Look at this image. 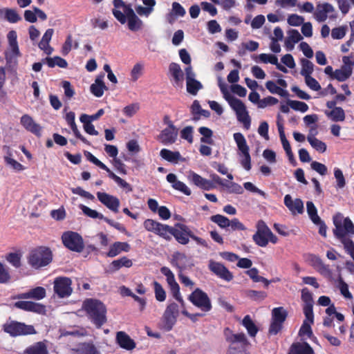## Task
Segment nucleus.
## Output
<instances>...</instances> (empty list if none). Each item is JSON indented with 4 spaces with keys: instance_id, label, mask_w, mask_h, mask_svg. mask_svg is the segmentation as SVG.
<instances>
[{
    "instance_id": "13",
    "label": "nucleus",
    "mask_w": 354,
    "mask_h": 354,
    "mask_svg": "<svg viewBox=\"0 0 354 354\" xmlns=\"http://www.w3.org/2000/svg\"><path fill=\"white\" fill-rule=\"evenodd\" d=\"M314 17L318 22L325 21L328 17L331 19L337 18L335 8L329 3H317L314 12Z\"/></svg>"
},
{
    "instance_id": "31",
    "label": "nucleus",
    "mask_w": 354,
    "mask_h": 354,
    "mask_svg": "<svg viewBox=\"0 0 354 354\" xmlns=\"http://www.w3.org/2000/svg\"><path fill=\"white\" fill-rule=\"evenodd\" d=\"M160 156L164 160L176 164L182 160L181 155L179 151H172L167 149H162L160 151Z\"/></svg>"
},
{
    "instance_id": "16",
    "label": "nucleus",
    "mask_w": 354,
    "mask_h": 354,
    "mask_svg": "<svg viewBox=\"0 0 354 354\" xmlns=\"http://www.w3.org/2000/svg\"><path fill=\"white\" fill-rule=\"evenodd\" d=\"M192 233V230L187 225L180 223H177L171 230V236L182 245H187L189 243Z\"/></svg>"
},
{
    "instance_id": "8",
    "label": "nucleus",
    "mask_w": 354,
    "mask_h": 354,
    "mask_svg": "<svg viewBox=\"0 0 354 354\" xmlns=\"http://www.w3.org/2000/svg\"><path fill=\"white\" fill-rule=\"evenodd\" d=\"M114 8L112 13L115 18L122 24L127 22L128 18L136 16L131 4H126L122 0H113Z\"/></svg>"
},
{
    "instance_id": "57",
    "label": "nucleus",
    "mask_w": 354,
    "mask_h": 354,
    "mask_svg": "<svg viewBox=\"0 0 354 354\" xmlns=\"http://www.w3.org/2000/svg\"><path fill=\"white\" fill-rule=\"evenodd\" d=\"M279 100L276 97L272 96H268L261 99L259 102L258 107L260 109H263L267 106H272L277 104Z\"/></svg>"
},
{
    "instance_id": "36",
    "label": "nucleus",
    "mask_w": 354,
    "mask_h": 354,
    "mask_svg": "<svg viewBox=\"0 0 354 354\" xmlns=\"http://www.w3.org/2000/svg\"><path fill=\"white\" fill-rule=\"evenodd\" d=\"M24 354H48L47 347L44 342H39L28 347Z\"/></svg>"
},
{
    "instance_id": "19",
    "label": "nucleus",
    "mask_w": 354,
    "mask_h": 354,
    "mask_svg": "<svg viewBox=\"0 0 354 354\" xmlns=\"http://www.w3.org/2000/svg\"><path fill=\"white\" fill-rule=\"evenodd\" d=\"M97 197L98 200L110 210L115 213L118 212L120 201L116 196L105 192H98L97 193Z\"/></svg>"
},
{
    "instance_id": "24",
    "label": "nucleus",
    "mask_w": 354,
    "mask_h": 354,
    "mask_svg": "<svg viewBox=\"0 0 354 354\" xmlns=\"http://www.w3.org/2000/svg\"><path fill=\"white\" fill-rule=\"evenodd\" d=\"M284 204L293 214H301L304 212V203L300 198L293 201L290 195L286 194L284 197Z\"/></svg>"
},
{
    "instance_id": "1",
    "label": "nucleus",
    "mask_w": 354,
    "mask_h": 354,
    "mask_svg": "<svg viewBox=\"0 0 354 354\" xmlns=\"http://www.w3.org/2000/svg\"><path fill=\"white\" fill-rule=\"evenodd\" d=\"M82 308L96 328H101L106 322V308L101 301L87 299L83 302Z\"/></svg>"
},
{
    "instance_id": "34",
    "label": "nucleus",
    "mask_w": 354,
    "mask_h": 354,
    "mask_svg": "<svg viewBox=\"0 0 354 354\" xmlns=\"http://www.w3.org/2000/svg\"><path fill=\"white\" fill-rule=\"evenodd\" d=\"M242 325L245 328L250 337H255L259 331V328L254 324L249 315H245L242 320Z\"/></svg>"
},
{
    "instance_id": "37",
    "label": "nucleus",
    "mask_w": 354,
    "mask_h": 354,
    "mask_svg": "<svg viewBox=\"0 0 354 354\" xmlns=\"http://www.w3.org/2000/svg\"><path fill=\"white\" fill-rule=\"evenodd\" d=\"M43 63H46L50 68L58 66L60 68H66L68 66L67 62L59 56L54 57H46L42 60Z\"/></svg>"
},
{
    "instance_id": "60",
    "label": "nucleus",
    "mask_w": 354,
    "mask_h": 354,
    "mask_svg": "<svg viewBox=\"0 0 354 354\" xmlns=\"http://www.w3.org/2000/svg\"><path fill=\"white\" fill-rule=\"evenodd\" d=\"M341 243L344 245L346 252L351 255L353 258L354 257V242L349 238L344 239Z\"/></svg>"
},
{
    "instance_id": "58",
    "label": "nucleus",
    "mask_w": 354,
    "mask_h": 354,
    "mask_svg": "<svg viewBox=\"0 0 354 354\" xmlns=\"http://www.w3.org/2000/svg\"><path fill=\"white\" fill-rule=\"evenodd\" d=\"M334 176L337 180V185L339 188H343L346 185L345 178L342 171L339 168L334 169Z\"/></svg>"
},
{
    "instance_id": "61",
    "label": "nucleus",
    "mask_w": 354,
    "mask_h": 354,
    "mask_svg": "<svg viewBox=\"0 0 354 354\" xmlns=\"http://www.w3.org/2000/svg\"><path fill=\"white\" fill-rule=\"evenodd\" d=\"M304 19L303 17L296 14H292L288 16V23L292 26H299L304 23Z\"/></svg>"
},
{
    "instance_id": "63",
    "label": "nucleus",
    "mask_w": 354,
    "mask_h": 354,
    "mask_svg": "<svg viewBox=\"0 0 354 354\" xmlns=\"http://www.w3.org/2000/svg\"><path fill=\"white\" fill-rule=\"evenodd\" d=\"M143 68V64L140 63H137L133 66L131 71V75L133 81H136L140 77L142 73Z\"/></svg>"
},
{
    "instance_id": "47",
    "label": "nucleus",
    "mask_w": 354,
    "mask_h": 354,
    "mask_svg": "<svg viewBox=\"0 0 354 354\" xmlns=\"http://www.w3.org/2000/svg\"><path fill=\"white\" fill-rule=\"evenodd\" d=\"M245 294L247 297L255 301H262L267 297L266 292L254 290H247Z\"/></svg>"
},
{
    "instance_id": "5",
    "label": "nucleus",
    "mask_w": 354,
    "mask_h": 354,
    "mask_svg": "<svg viewBox=\"0 0 354 354\" xmlns=\"http://www.w3.org/2000/svg\"><path fill=\"white\" fill-rule=\"evenodd\" d=\"M257 232L252 236V239L257 245L266 247L269 241L274 244L277 243V237L263 221L260 220L257 222Z\"/></svg>"
},
{
    "instance_id": "7",
    "label": "nucleus",
    "mask_w": 354,
    "mask_h": 354,
    "mask_svg": "<svg viewBox=\"0 0 354 354\" xmlns=\"http://www.w3.org/2000/svg\"><path fill=\"white\" fill-rule=\"evenodd\" d=\"M288 317V311L283 307H277L272 310L271 322L268 333L271 335H275L283 328V323Z\"/></svg>"
},
{
    "instance_id": "48",
    "label": "nucleus",
    "mask_w": 354,
    "mask_h": 354,
    "mask_svg": "<svg viewBox=\"0 0 354 354\" xmlns=\"http://www.w3.org/2000/svg\"><path fill=\"white\" fill-rule=\"evenodd\" d=\"M79 207L85 215L90 218H99L101 220H103V218H104V216L102 214L97 212L96 210L89 208L88 207L83 204H80L79 205Z\"/></svg>"
},
{
    "instance_id": "59",
    "label": "nucleus",
    "mask_w": 354,
    "mask_h": 354,
    "mask_svg": "<svg viewBox=\"0 0 354 354\" xmlns=\"http://www.w3.org/2000/svg\"><path fill=\"white\" fill-rule=\"evenodd\" d=\"M190 109L191 113L193 115V120L197 121L200 120V111L202 108L197 100H194Z\"/></svg>"
},
{
    "instance_id": "42",
    "label": "nucleus",
    "mask_w": 354,
    "mask_h": 354,
    "mask_svg": "<svg viewBox=\"0 0 354 354\" xmlns=\"http://www.w3.org/2000/svg\"><path fill=\"white\" fill-rule=\"evenodd\" d=\"M301 75L304 77L311 76L313 72L314 65L313 64L307 59H301Z\"/></svg>"
},
{
    "instance_id": "12",
    "label": "nucleus",
    "mask_w": 354,
    "mask_h": 354,
    "mask_svg": "<svg viewBox=\"0 0 354 354\" xmlns=\"http://www.w3.org/2000/svg\"><path fill=\"white\" fill-rule=\"evenodd\" d=\"M72 281L66 277H56L53 282V290L55 294L59 298H65L69 297L73 292Z\"/></svg>"
},
{
    "instance_id": "49",
    "label": "nucleus",
    "mask_w": 354,
    "mask_h": 354,
    "mask_svg": "<svg viewBox=\"0 0 354 354\" xmlns=\"http://www.w3.org/2000/svg\"><path fill=\"white\" fill-rule=\"evenodd\" d=\"M210 220L216 223L221 228L230 227L229 218L221 214L213 215L210 217Z\"/></svg>"
},
{
    "instance_id": "50",
    "label": "nucleus",
    "mask_w": 354,
    "mask_h": 354,
    "mask_svg": "<svg viewBox=\"0 0 354 354\" xmlns=\"http://www.w3.org/2000/svg\"><path fill=\"white\" fill-rule=\"evenodd\" d=\"M155 297L158 301H164L166 299V292L162 285L156 281H153Z\"/></svg>"
},
{
    "instance_id": "29",
    "label": "nucleus",
    "mask_w": 354,
    "mask_h": 354,
    "mask_svg": "<svg viewBox=\"0 0 354 354\" xmlns=\"http://www.w3.org/2000/svg\"><path fill=\"white\" fill-rule=\"evenodd\" d=\"M130 249L131 247L128 243L117 241L110 246L106 255L109 257H114L122 252H129Z\"/></svg>"
},
{
    "instance_id": "38",
    "label": "nucleus",
    "mask_w": 354,
    "mask_h": 354,
    "mask_svg": "<svg viewBox=\"0 0 354 354\" xmlns=\"http://www.w3.org/2000/svg\"><path fill=\"white\" fill-rule=\"evenodd\" d=\"M266 87L272 94H277L283 97H288L289 96L288 91L278 86L277 84L273 81H268L266 83Z\"/></svg>"
},
{
    "instance_id": "51",
    "label": "nucleus",
    "mask_w": 354,
    "mask_h": 354,
    "mask_svg": "<svg viewBox=\"0 0 354 354\" xmlns=\"http://www.w3.org/2000/svg\"><path fill=\"white\" fill-rule=\"evenodd\" d=\"M79 354H99L96 348L93 344L83 343L77 349Z\"/></svg>"
},
{
    "instance_id": "55",
    "label": "nucleus",
    "mask_w": 354,
    "mask_h": 354,
    "mask_svg": "<svg viewBox=\"0 0 354 354\" xmlns=\"http://www.w3.org/2000/svg\"><path fill=\"white\" fill-rule=\"evenodd\" d=\"M160 272L167 277V281L170 288L178 284V283L175 280L174 274L169 268L165 266L162 267L160 268Z\"/></svg>"
},
{
    "instance_id": "56",
    "label": "nucleus",
    "mask_w": 354,
    "mask_h": 354,
    "mask_svg": "<svg viewBox=\"0 0 354 354\" xmlns=\"http://www.w3.org/2000/svg\"><path fill=\"white\" fill-rule=\"evenodd\" d=\"M193 130L194 128L192 126H187L183 128L180 131L181 138L187 140L189 144H192L194 141Z\"/></svg>"
},
{
    "instance_id": "43",
    "label": "nucleus",
    "mask_w": 354,
    "mask_h": 354,
    "mask_svg": "<svg viewBox=\"0 0 354 354\" xmlns=\"http://www.w3.org/2000/svg\"><path fill=\"white\" fill-rule=\"evenodd\" d=\"M198 132L203 136L201 138V142L207 143L208 145H213L214 140L212 137L213 131L208 127H201L198 129Z\"/></svg>"
},
{
    "instance_id": "17",
    "label": "nucleus",
    "mask_w": 354,
    "mask_h": 354,
    "mask_svg": "<svg viewBox=\"0 0 354 354\" xmlns=\"http://www.w3.org/2000/svg\"><path fill=\"white\" fill-rule=\"evenodd\" d=\"M178 129L174 126L172 121L167 122V127L164 129L159 135V140L165 145L174 144L178 137Z\"/></svg>"
},
{
    "instance_id": "40",
    "label": "nucleus",
    "mask_w": 354,
    "mask_h": 354,
    "mask_svg": "<svg viewBox=\"0 0 354 354\" xmlns=\"http://www.w3.org/2000/svg\"><path fill=\"white\" fill-rule=\"evenodd\" d=\"M187 91L192 95H196L198 91L203 88V84L194 79L186 81Z\"/></svg>"
},
{
    "instance_id": "14",
    "label": "nucleus",
    "mask_w": 354,
    "mask_h": 354,
    "mask_svg": "<svg viewBox=\"0 0 354 354\" xmlns=\"http://www.w3.org/2000/svg\"><path fill=\"white\" fill-rule=\"evenodd\" d=\"M179 314L178 306L176 303L169 304L162 315L164 328L167 331L172 329Z\"/></svg>"
},
{
    "instance_id": "22",
    "label": "nucleus",
    "mask_w": 354,
    "mask_h": 354,
    "mask_svg": "<svg viewBox=\"0 0 354 354\" xmlns=\"http://www.w3.org/2000/svg\"><path fill=\"white\" fill-rule=\"evenodd\" d=\"M189 180L197 187L204 190H211L216 187V185L206 178H203L199 174L192 171L189 176Z\"/></svg>"
},
{
    "instance_id": "11",
    "label": "nucleus",
    "mask_w": 354,
    "mask_h": 354,
    "mask_svg": "<svg viewBox=\"0 0 354 354\" xmlns=\"http://www.w3.org/2000/svg\"><path fill=\"white\" fill-rule=\"evenodd\" d=\"M233 137L239 150L243 156V158L241 160V164L245 170L249 171L251 169V157L246 140L241 133H235Z\"/></svg>"
},
{
    "instance_id": "64",
    "label": "nucleus",
    "mask_w": 354,
    "mask_h": 354,
    "mask_svg": "<svg viewBox=\"0 0 354 354\" xmlns=\"http://www.w3.org/2000/svg\"><path fill=\"white\" fill-rule=\"evenodd\" d=\"M6 260L15 268H19L21 266V257L17 253L11 252L8 254Z\"/></svg>"
},
{
    "instance_id": "4",
    "label": "nucleus",
    "mask_w": 354,
    "mask_h": 354,
    "mask_svg": "<svg viewBox=\"0 0 354 354\" xmlns=\"http://www.w3.org/2000/svg\"><path fill=\"white\" fill-rule=\"evenodd\" d=\"M221 91L231 108L236 111L238 120L242 122L245 127L248 128L250 124V119L243 102L241 100L230 95L224 88H221Z\"/></svg>"
},
{
    "instance_id": "18",
    "label": "nucleus",
    "mask_w": 354,
    "mask_h": 354,
    "mask_svg": "<svg viewBox=\"0 0 354 354\" xmlns=\"http://www.w3.org/2000/svg\"><path fill=\"white\" fill-rule=\"evenodd\" d=\"M301 299L304 302L303 304V312L308 319L312 321L313 316V304L314 301L313 298V294L307 288H304L301 290Z\"/></svg>"
},
{
    "instance_id": "9",
    "label": "nucleus",
    "mask_w": 354,
    "mask_h": 354,
    "mask_svg": "<svg viewBox=\"0 0 354 354\" xmlns=\"http://www.w3.org/2000/svg\"><path fill=\"white\" fill-rule=\"evenodd\" d=\"M62 240L64 245L71 251L81 252L84 248L83 239L77 232H65L62 236Z\"/></svg>"
},
{
    "instance_id": "15",
    "label": "nucleus",
    "mask_w": 354,
    "mask_h": 354,
    "mask_svg": "<svg viewBox=\"0 0 354 354\" xmlns=\"http://www.w3.org/2000/svg\"><path fill=\"white\" fill-rule=\"evenodd\" d=\"M208 269L217 277L225 281H231L234 278L232 272L227 267L213 259L209 261Z\"/></svg>"
},
{
    "instance_id": "30",
    "label": "nucleus",
    "mask_w": 354,
    "mask_h": 354,
    "mask_svg": "<svg viewBox=\"0 0 354 354\" xmlns=\"http://www.w3.org/2000/svg\"><path fill=\"white\" fill-rule=\"evenodd\" d=\"M169 71L174 80V84L178 86L181 84L183 81L184 74L180 65L172 62L169 66Z\"/></svg>"
},
{
    "instance_id": "44",
    "label": "nucleus",
    "mask_w": 354,
    "mask_h": 354,
    "mask_svg": "<svg viewBox=\"0 0 354 354\" xmlns=\"http://www.w3.org/2000/svg\"><path fill=\"white\" fill-rule=\"evenodd\" d=\"M307 213L314 224L320 223V217L317 214V209L312 201L306 203Z\"/></svg>"
},
{
    "instance_id": "28",
    "label": "nucleus",
    "mask_w": 354,
    "mask_h": 354,
    "mask_svg": "<svg viewBox=\"0 0 354 354\" xmlns=\"http://www.w3.org/2000/svg\"><path fill=\"white\" fill-rule=\"evenodd\" d=\"M10 24H16L21 21L22 18L15 9L4 8L0 9V16Z\"/></svg>"
},
{
    "instance_id": "32",
    "label": "nucleus",
    "mask_w": 354,
    "mask_h": 354,
    "mask_svg": "<svg viewBox=\"0 0 354 354\" xmlns=\"http://www.w3.org/2000/svg\"><path fill=\"white\" fill-rule=\"evenodd\" d=\"M325 115L333 122H343L346 118L344 109L339 106L330 111H325Z\"/></svg>"
},
{
    "instance_id": "46",
    "label": "nucleus",
    "mask_w": 354,
    "mask_h": 354,
    "mask_svg": "<svg viewBox=\"0 0 354 354\" xmlns=\"http://www.w3.org/2000/svg\"><path fill=\"white\" fill-rule=\"evenodd\" d=\"M128 28L133 32L138 31L142 28V21L136 15L127 19Z\"/></svg>"
},
{
    "instance_id": "45",
    "label": "nucleus",
    "mask_w": 354,
    "mask_h": 354,
    "mask_svg": "<svg viewBox=\"0 0 354 354\" xmlns=\"http://www.w3.org/2000/svg\"><path fill=\"white\" fill-rule=\"evenodd\" d=\"M307 139L310 145L317 151L321 153L326 151V145L325 142L318 140L313 136H308Z\"/></svg>"
},
{
    "instance_id": "53",
    "label": "nucleus",
    "mask_w": 354,
    "mask_h": 354,
    "mask_svg": "<svg viewBox=\"0 0 354 354\" xmlns=\"http://www.w3.org/2000/svg\"><path fill=\"white\" fill-rule=\"evenodd\" d=\"M288 104L293 110L299 111L302 113L307 111L308 109V104L304 102L288 100Z\"/></svg>"
},
{
    "instance_id": "2",
    "label": "nucleus",
    "mask_w": 354,
    "mask_h": 354,
    "mask_svg": "<svg viewBox=\"0 0 354 354\" xmlns=\"http://www.w3.org/2000/svg\"><path fill=\"white\" fill-rule=\"evenodd\" d=\"M225 337L228 344L226 354H250L247 351L250 342L243 333L235 334L229 328H226Z\"/></svg>"
},
{
    "instance_id": "25",
    "label": "nucleus",
    "mask_w": 354,
    "mask_h": 354,
    "mask_svg": "<svg viewBox=\"0 0 354 354\" xmlns=\"http://www.w3.org/2000/svg\"><path fill=\"white\" fill-rule=\"evenodd\" d=\"M116 342L121 348L128 351L133 350L136 346L134 340L123 331H119L117 333Z\"/></svg>"
},
{
    "instance_id": "27",
    "label": "nucleus",
    "mask_w": 354,
    "mask_h": 354,
    "mask_svg": "<svg viewBox=\"0 0 354 354\" xmlns=\"http://www.w3.org/2000/svg\"><path fill=\"white\" fill-rule=\"evenodd\" d=\"M104 75H99L96 77L95 82L91 85V92L97 97L103 95L104 91L107 90L108 88L103 81Z\"/></svg>"
},
{
    "instance_id": "23",
    "label": "nucleus",
    "mask_w": 354,
    "mask_h": 354,
    "mask_svg": "<svg viewBox=\"0 0 354 354\" xmlns=\"http://www.w3.org/2000/svg\"><path fill=\"white\" fill-rule=\"evenodd\" d=\"M288 354H315L313 347L306 342H294L289 348Z\"/></svg>"
},
{
    "instance_id": "39",
    "label": "nucleus",
    "mask_w": 354,
    "mask_h": 354,
    "mask_svg": "<svg viewBox=\"0 0 354 354\" xmlns=\"http://www.w3.org/2000/svg\"><path fill=\"white\" fill-rule=\"evenodd\" d=\"M314 323V315L313 316V319L310 321L306 317L305 320L303 322V324L299 329V335L301 337L307 336L308 338L312 339L313 337V333L311 328V324Z\"/></svg>"
},
{
    "instance_id": "3",
    "label": "nucleus",
    "mask_w": 354,
    "mask_h": 354,
    "mask_svg": "<svg viewBox=\"0 0 354 354\" xmlns=\"http://www.w3.org/2000/svg\"><path fill=\"white\" fill-rule=\"evenodd\" d=\"M53 259L50 248L44 246L38 247L30 252L28 262L32 268L38 269L48 265Z\"/></svg>"
},
{
    "instance_id": "10",
    "label": "nucleus",
    "mask_w": 354,
    "mask_h": 354,
    "mask_svg": "<svg viewBox=\"0 0 354 354\" xmlns=\"http://www.w3.org/2000/svg\"><path fill=\"white\" fill-rule=\"evenodd\" d=\"M188 299L193 305L204 312H209L212 308L211 301L207 293L198 288H196L189 295Z\"/></svg>"
},
{
    "instance_id": "6",
    "label": "nucleus",
    "mask_w": 354,
    "mask_h": 354,
    "mask_svg": "<svg viewBox=\"0 0 354 354\" xmlns=\"http://www.w3.org/2000/svg\"><path fill=\"white\" fill-rule=\"evenodd\" d=\"M3 330L12 337L33 335L37 332L32 325H26L25 323L17 321H11L3 325Z\"/></svg>"
},
{
    "instance_id": "54",
    "label": "nucleus",
    "mask_w": 354,
    "mask_h": 354,
    "mask_svg": "<svg viewBox=\"0 0 354 354\" xmlns=\"http://www.w3.org/2000/svg\"><path fill=\"white\" fill-rule=\"evenodd\" d=\"M315 270L321 275L328 279H331L333 278V272L330 268V266L325 264L324 262H322Z\"/></svg>"
},
{
    "instance_id": "21",
    "label": "nucleus",
    "mask_w": 354,
    "mask_h": 354,
    "mask_svg": "<svg viewBox=\"0 0 354 354\" xmlns=\"http://www.w3.org/2000/svg\"><path fill=\"white\" fill-rule=\"evenodd\" d=\"M46 289L41 286H37L32 288L26 292L21 293L16 295L15 299H33L35 300H40L46 297Z\"/></svg>"
},
{
    "instance_id": "35",
    "label": "nucleus",
    "mask_w": 354,
    "mask_h": 354,
    "mask_svg": "<svg viewBox=\"0 0 354 354\" xmlns=\"http://www.w3.org/2000/svg\"><path fill=\"white\" fill-rule=\"evenodd\" d=\"M173 227L159 223L154 234L158 235L167 241L171 240V230Z\"/></svg>"
},
{
    "instance_id": "20",
    "label": "nucleus",
    "mask_w": 354,
    "mask_h": 354,
    "mask_svg": "<svg viewBox=\"0 0 354 354\" xmlns=\"http://www.w3.org/2000/svg\"><path fill=\"white\" fill-rule=\"evenodd\" d=\"M21 124L24 127V129L35 134L37 136H41V126L36 123L32 118L28 114H24L21 117L20 119Z\"/></svg>"
},
{
    "instance_id": "52",
    "label": "nucleus",
    "mask_w": 354,
    "mask_h": 354,
    "mask_svg": "<svg viewBox=\"0 0 354 354\" xmlns=\"http://www.w3.org/2000/svg\"><path fill=\"white\" fill-rule=\"evenodd\" d=\"M187 259V257L185 254L180 253L179 252H176L174 253L172 255V261L171 263L173 266H176L180 270L184 267L183 262Z\"/></svg>"
},
{
    "instance_id": "41",
    "label": "nucleus",
    "mask_w": 354,
    "mask_h": 354,
    "mask_svg": "<svg viewBox=\"0 0 354 354\" xmlns=\"http://www.w3.org/2000/svg\"><path fill=\"white\" fill-rule=\"evenodd\" d=\"M133 265V263L131 259H128L126 257H123L119 259L114 260L111 263V268L113 271L118 270L122 267L130 268Z\"/></svg>"
},
{
    "instance_id": "33",
    "label": "nucleus",
    "mask_w": 354,
    "mask_h": 354,
    "mask_svg": "<svg viewBox=\"0 0 354 354\" xmlns=\"http://www.w3.org/2000/svg\"><path fill=\"white\" fill-rule=\"evenodd\" d=\"M353 68L350 66H342L341 68L335 71L333 79L339 82H344L351 76Z\"/></svg>"
},
{
    "instance_id": "62",
    "label": "nucleus",
    "mask_w": 354,
    "mask_h": 354,
    "mask_svg": "<svg viewBox=\"0 0 354 354\" xmlns=\"http://www.w3.org/2000/svg\"><path fill=\"white\" fill-rule=\"evenodd\" d=\"M172 187L187 196H190L192 194L189 188L182 181L177 180L174 185H172Z\"/></svg>"
},
{
    "instance_id": "26",
    "label": "nucleus",
    "mask_w": 354,
    "mask_h": 354,
    "mask_svg": "<svg viewBox=\"0 0 354 354\" xmlns=\"http://www.w3.org/2000/svg\"><path fill=\"white\" fill-rule=\"evenodd\" d=\"M333 220L335 227V229L333 230L334 235L342 241L344 239L347 238L346 236V233L342 225L343 216L341 213H337L333 216Z\"/></svg>"
}]
</instances>
